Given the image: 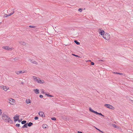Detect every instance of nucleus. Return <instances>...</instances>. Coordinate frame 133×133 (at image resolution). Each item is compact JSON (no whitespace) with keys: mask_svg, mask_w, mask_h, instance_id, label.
I'll list each match as a JSON object with an SVG mask.
<instances>
[{"mask_svg":"<svg viewBox=\"0 0 133 133\" xmlns=\"http://www.w3.org/2000/svg\"><path fill=\"white\" fill-rule=\"evenodd\" d=\"M39 97L40 98H42L43 96L42 95H39Z\"/></svg>","mask_w":133,"mask_h":133,"instance_id":"nucleus-34","label":"nucleus"},{"mask_svg":"<svg viewBox=\"0 0 133 133\" xmlns=\"http://www.w3.org/2000/svg\"><path fill=\"white\" fill-rule=\"evenodd\" d=\"M74 56H75L76 57H78V56L77 55H75L74 54H72Z\"/></svg>","mask_w":133,"mask_h":133,"instance_id":"nucleus-39","label":"nucleus"},{"mask_svg":"<svg viewBox=\"0 0 133 133\" xmlns=\"http://www.w3.org/2000/svg\"><path fill=\"white\" fill-rule=\"evenodd\" d=\"M2 48L3 49H5V50H10L11 49L9 48L8 46H3Z\"/></svg>","mask_w":133,"mask_h":133,"instance_id":"nucleus-7","label":"nucleus"},{"mask_svg":"<svg viewBox=\"0 0 133 133\" xmlns=\"http://www.w3.org/2000/svg\"><path fill=\"white\" fill-rule=\"evenodd\" d=\"M99 30H100V31L99 32V33L101 35H104V31L103 30H101V29H99Z\"/></svg>","mask_w":133,"mask_h":133,"instance_id":"nucleus-9","label":"nucleus"},{"mask_svg":"<svg viewBox=\"0 0 133 133\" xmlns=\"http://www.w3.org/2000/svg\"><path fill=\"white\" fill-rule=\"evenodd\" d=\"M27 123L25 124L22 127V128H27Z\"/></svg>","mask_w":133,"mask_h":133,"instance_id":"nucleus-17","label":"nucleus"},{"mask_svg":"<svg viewBox=\"0 0 133 133\" xmlns=\"http://www.w3.org/2000/svg\"><path fill=\"white\" fill-rule=\"evenodd\" d=\"M46 95H47L48 96H49L50 97H53V96L52 95H49V94H46Z\"/></svg>","mask_w":133,"mask_h":133,"instance_id":"nucleus-24","label":"nucleus"},{"mask_svg":"<svg viewBox=\"0 0 133 133\" xmlns=\"http://www.w3.org/2000/svg\"><path fill=\"white\" fill-rule=\"evenodd\" d=\"M18 121V122H19V123H20V122L22 120H21L19 119H18V121Z\"/></svg>","mask_w":133,"mask_h":133,"instance_id":"nucleus-38","label":"nucleus"},{"mask_svg":"<svg viewBox=\"0 0 133 133\" xmlns=\"http://www.w3.org/2000/svg\"><path fill=\"white\" fill-rule=\"evenodd\" d=\"M82 9L79 8L78 9V11L80 12H81L82 11Z\"/></svg>","mask_w":133,"mask_h":133,"instance_id":"nucleus-33","label":"nucleus"},{"mask_svg":"<svg viewBox=\"0 0 133 133\" xmlns=\"http://www.w3.org/2000/svg\"><path fill=\"white\" fill-rule=\"evenodd\" d=\"M31 101L29 99H27L26 100V102L27 104H29L31 103Z\"/></svg>","mask_w":133,"mask_h":133,"instance_id":"nucleus-16","label":"nucleus"},{"mask_svg":"<svg viewBox=\"0 0 133 133\" xmlns=\"http://www.w3.org/2000/svg\"><path fill=\"white\" fill-rule=\"evenodd\" d=\"M29 27L30 28H35V26H32V25H30Z\"/></svg>","mask_w":133,"mask_h":133,"instance_id":"nucleus-29","label":"nucleus"},{"mask_svg":"<svg viewBox=\"0 0 133 133\" xmlns=\"http://www.w3.org/2000/svg\"><path fill=\"white\" fill-rule=\"evenodd\" d=\"M47 126L48 125H47L45 124L43 125L42 127L43 128H46Z\"/></svg>","mask_w":133,"mask_h":133,"instance_id":"nucleus-21","label":"nucleus"},{"mask_svg":"<svg viewBox=\"0 0 133 133\" xmlns=\"http://www.w3.org/2000/svg\"><path fill=\"white\" fill-rule=\"evenodd\" d=\"M34 91H35V93L36 94H38L39 93V91L38 89H34Z\"/></svg>","mask_w":133,"mask_h":133,"instance_id":"nucleus-13","label":"nucleus"},{"mask_svg":"<svg viewBox=\"0 0 133 133\" xmlns=\"http://www.w3.org/2000/svg\"><path fill=\"white\" fill-rule=\"evenodd\" d=\"M27 123V126L29 127H31L32 125L33 124V123L31 122H30L29 123Z\"/></svg>","mask_w":133,"mask_h":133,"instance_id":"nucleus-14","label":"nucleus"},{"mask_svg":"<svg viewBox=\"0 0 133 133\" xmlns=\"http://www.w3.org/2000/svg\"><path fill=\"white\" fill-rule=\"evenodd\" d=\"M113 73L114 74H118V72H113Z\"/></svg>","mask_w":133,"mask_h":133,"instance_id":"nucleus-40","label":"nucleus"},{"mask_svg":"<svg viewBox=\"0 0 133 133\" xmlns=\"http://www.w3.org/2000/svg\"><path fill=\"white\" fill-rule=\"evenodd\" d=\"M100 132H101L102 133H104V132H103V131H100Z\"/></svg>","mask_w":133,"mask_h":133,"instance_id":"nucleus-43","label":"nucleus"},{"mask_svg":"<svg viewBox=\"0 0 133 133\" xmlns=\"http://www.w3.org/2000/svg\"><path fill=\"white\" fill-rule=\"evenodd\" d=\"M20 124H17L16 125V127H19L20 126Z\"/></svg>","mask_w":133,"mask_h":133,"instance_id":"nucleus-30","label":"nucleus"},{"mask_svg":"<svg viewBox=\"0 0 133 133\" xmlns=\"http://www.w3.org/2000/svg\"><path fill=\"white\" fill-rule=\"evenodd\" d=\"M38 117L36 116L35 117L34 119L35 120H37L38 119Z\"/></svg>","mask_w":133,"mask_h":133,"instance_id":"nucleus-32","label":"nucleus"},{"mask_svg":"<svg viewBox=\"0 0 133 133\" xmlns=\"http://www.w3.org/2000/svg\"><path fill=\"white\" fill-rule=\"evenodd\" d=\"M19 43L20 44L23 45H26V43L23 41H21L19 42Z\"/></svg>","mask_w":133,"mask_h":133,"instance_id":"nucleus-18","label":"nucleus"},{"mask_svg":"<svg viewBox=\"0 0 133 133\" xmlns=\"http://www.w3.org/2000/svg\"><path fill=\"white\" fill-rule=\"evenodd\" d=\"M103 37L105 39H108L110 38V35L108 33H106L105 35L103 36Z\"/></svg>","mask_w":133,"mask_h":133,"instance_id":"nucleus-3","label":"nucleus"},{"mask_svg":"<svg viewBox=\"0 0 133 133\" xmlns=\"http://www.w3.org/2000/svg\"><path fill=\"white\" fill-rule=\"evenodd\" d=\"M5 16H6V15H5V14L4 15V17H5Z\"/></svg>","mask_w":133,"mask_h":133,"instance_id":"nucleus-44","label":"nucleus"},{"mask_svg":"<svg viewBox=\"0 0 133 133\" xmlns=\"http://www.w3.org/2000/svg\"><path fill=\"white\" fill-rule=\"evenodd\" d=\"M24 72H22V71L21 70L16 71V74L17 75H19L20 74H22L24 73Z\"/></svg>","mask_w":133,"mask_h":133,"instance_id":"nucleus-11","label":"nucleus"},{"mask_svg":"<svg viewBox=\"0 0 133 133\" xmlns=\"http://www.w3.org/2000/svg\"><path fill=\"white\" fill-rule=\"evenodd\" d=\"M9 101H10V102H9V103H12V101L11 100H14V99H12V98H10V99H9Z\"/></svg>","mask_w":133,"mask_h":133,"instance_id":"nucleus-28","label":"nucleus"},{"mask_svg":"<svg viewBox=\"0 0 133 133\" xmlns=\"http://www.w3.org/2000/svg\"><path fill=\"white\" fill-rule=\"evenodd\" d=\"M96 128V129H97V130H98V131H101V130H100L99 129H98L97 128Z\"/></svg>","mask_w":133,"mask_h":133,"instance_id":"nucleus-41","label":"nucleus"},{"mask_svg":"<svg viewBox=\"0 0 133 133\" xmlns=\"http://www.w3.org/2000/svg\"><path fill=\"white\" fill-rule=\"evenodd\" d=\"M89 110L92 112H93L95 114H96V111H94V110H92L91 108H89Z\"/></svg>","mask_w":133,"mask_h":133,"instance_id":"nucleus-15","label":"nucleus"},{"mask_svg":"<svg viewBox=\"0 0 133 133\" xmlns=\"http://www.w3.org/2000/svg\"><path fill=\"white\" fill-rule=\"evenodd\" d=\"M113 127H114V128H117V125H116L115 124H113Z\"/></svg>","mask_w":133,"mask_h":133,"instance_id":"nucleus-31","label":"nucleus"},{"mask_svg":"<svg viewBox=\"0 0 133 133\" xmlns=\"http://www.w3.org/2000/svg\"><path fill=\"white\" fill-rule=\"evenodd\" d=\"M118 74L120 75H123V76H125V75L124 74H123V73H118Z\"/></svg>","mask_w":133,"mask_h":133,"instance_id":"nucleus-26","label":"nucleus"},{"mask_svg":"<svg viewBox=\"0 0 133 133\" xmlns=\"http://www.w3.org/2000/svg\"><path fill=\"white\" fill-rule=\"evenodd\" d=\"M29 61H30L31 63H32V62L34 60L33 59H29Z\"/></svg>","mask_w":133,"mask_h":133,"instance_id":"nucleus-27","label":"nucleus"},{"mask_svg":"<svg viewBox=\"0 0 133 133\" xmlns=\"http://www.w3.org/2000/svg\"><path fill=\"white\" fill-rule=\"evenodd\" d=\"M91 64L92 65H94V63L93 62H91Z\"/></svg>","mask_w":133,"mask_h":133,"instance_id":"nucleus-36","label":"nucleus"},{"mask_svg":"<svg viewBox=\"0 0 133 133\" xmlns=\"http://www.w3.org/2000/svg\"><path fill=\"white\" fill-rule=\"evenodd\" d=\"M2 114V111L1 109H0V115H1Z\"/></svg>","mask_w":133,"mask_h":133,"instance_id":"nucleus-37","label":"nucleus"},{"mask_svg":"<svg viewBox=\"0 0 133 133\" xmlns=\"http://www.w3.org/2000/svg\"><path fill=\"white\" fill-rule=\"evenodd\" d=\"M104 106L107 108L109 109H114V107L112 105L108 104H105Z\"/></svg>","mask_w":133,"mask_h":133,"instance_id":"nucleus-4","label":"nucleus"},{"mask_svg":"<svg viewBox=\"0 0 133 133\" xmlns=\"http://www.w3.org/2000/svg\"><path fill=\"white\" fill-rule=\"evenodd\" d=\"M7 121L10 123H13V121L9 117L7 119Z\"/></svg>","mask_w":133,"mask_h":133,"instance_id":"nucleus-8","label":"nucleus"},{"mask_svg":"<svg viewBox=\"0 0 133 133\" xmlns=\"http://www.w3.org/2000/svg\"><path fill=\"white\" fill-rule=\"evenodd\" d=\"M2 88L5 91H6L8 89V88L6 87L5 86H3L2 87Z\"/></svg>","mask_w":133,"mask_h":133,"instance_id":"nucleus-12","label":"nucleus"},{"mask_svg":"<svg viewBox=\"0 0 133 133\" xmlns=\"http://www.w3.org/2000/svg\"><path fill=\"white\" fill-rule=\"evenodd\" d=\"M34 81L36 82L39 83H44V81L43 80H41V79L39 78H37L35 76H33Z\"/></svg>","mask_w":133,"mask_h":133,"instance_id":"nucleus-1","label":"nucleus"},{"mask_svg":"<svg viewBox=\"0 0 133 133\" xmlns=\"http://www.w3.org/2000/svg\"><path fill=\"white\" fill-rule=\"evenodd\" d=\"M78 133H82V132H81V131H78Z\"/></svg>","mask_w":133,"mask_h":133,"instance_id":"nucleus-42","label":"nucleus"},{"mask_svg":"<svg viewBox=\"0 0 133 133\" xmlns=\"http://www.w3.org/2000/svg\"><path fill=\"white\" fill-rule=\"evenodd\" d=\"M2 116L3 119L5 121H7V119H8L9 117L6 115L4 114L3 113V114Z\"/></svg>","mask_w":133,"mask_h":133,"instance_id":"nucleus-2","label":"nucleus"},{"mask_svg":"<svg viewBox=\"0 0 133 133\" xmlns=\"http://www.w3.org/2000/svg\"><path fill=\"white\" fill-rule=\"evenodd\" d=\"M32 63L34 64H38V63L36 61H33L32 62Z\"/></svg>","mask_w":133,"mask_h":133,"instance_id":"nucleus-23","label":"nucleus"},{"mask_svg":"<svg viewBox=\"0 0 133 133\" xmlns=\"http://www.w3.org/2000/svg\"><path fill=\"white\" fill-rule=\"evenodd\" d=\"M26 122V121H23L21 122V123L23 124H26L25 123Z\"/></svg>","mask_w":133,"mask_h":133,"instance_id":"nucleus-22","label":"nucleus"},{"mask_svg":"<svg viewBox=\"0 0 133 133\" xmlns=\"http://www.w3.org/2000/svg\"><path fill=\"white\" fill-rule=\"evenodd\" d=\"M95 114H96V115H100L101 116H102L103 117L104 116V115H102L101 113H99L97 112H96Z\"/></svg>","mask_w":133,"mask_h":133,"instance_id":"nucleus-19","label":"nucleus"},{"mask_svg":"<svg viewBox=\"0 0 133 133\" xmlns=\"http://www.w3.org/2000/svg\"><path fill=\"white\" fill-rule=\"evenodd\" d=\"M74 42L77 44L78 45H79L80 44V43L78 42L77 40H74Z\"/></svg>","mask_w":133,"mask_h":133,"instance_id":"nucleus-20","label":"nucleus"},{"mask_svg":"<svg viewBox=\"0 0 133 133\" xmlns=\"http://www.w3.org/2000/svg\"><path fill=\"white\" fill-rule=\"evenodd\" d=\"M39 115L42 117H44L45 115H44V112L42 111H40L38 113Z\"/></svg>","mask_w":133,"mask_h":133,"instance_id":"nucleus-6","label":"nucleus"},{"mask_svg":"<svg viewBox=\"0 0 133 133\" xmlns=\"http://www.w3.org/2000/svg\"><path fill=\"white\" fill-rule=\"evenodd\" d=\"M13 11L12 12L10 13V14L8 15H6V14H5V15H6V16H5V17H7L8 16H10L12 15L15 12L14 11V9H13Z\"/></svg>","mask_w":133,"mask_h":133,"instance_id":"nucleus-10","label":"nucleus"},{"mask_svg":"<svg viewBox=\"0 0 133 133\" xmlns=\"http://www.w3.org/2000/svg\"><path fill=\"white\" fill-rule=\"evenodd\" d=\"M19 116L16 115L14 117V122H16L18 120V119L19 118Z\"/></svg>","mask_w":133,"mask_h":133,"instance_id":"nucleus-5","label":"nucleus"},{"mask_svg":"<svg viewBox=\"0 0 133 133\" xmlns=\"http://www.w3.org/2000/svg\"><path fill=\"white\" fill-rule=\"evenodd\" d=\"M18 58H14V59L15 60H18Z\"/></svg>","mask_w":133,"mask_h":133,"instance_id":"nucleus-35","label":"nucleus"},{"mask_svg":"<svg viewBox=\"0 0 133 133\" xmlns=\"http://www.w3.org/2000/svg\"><path fill=\"white\" fill-rule=\"evenodd\" d=\"M51 119L53 120L56 121V119L55 117H53L51 118Z\"/></svg>","mask_w":133,"mask_h":133,"instance_id":"nucleus-25","label":"nucleus"},{"mask_svg":"<svg viewBox=\"0 0 133 133\" xmlns=\"http://www.w3.org/2000/svg\"><path fill=\"white\" fill-rule=\"evenodd\" d=\"M89 61H90V62L91 61V60H89Z\"/></svg>","mask_w":133,"mask_h":133,"instance_id":"nucleus-45","label":"nucleus"}]
</instances>
